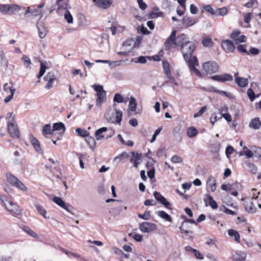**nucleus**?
I'll use <instances>...</instances> for the list:
<instances>
[{"instance_id": "obj_1", "label": "nucleus", "mask_w": 261, "mask_h": 261, "mask_svg": "<svg viewBox=\"0 0 261 261\" xmlns=\"http://www.w3.org/2000/svg\"><path fill=\"white\" fill-rule=\"evenodd\" d=\"M195 49V45L192 41H186L181 45V51L183 55L184 60L188 63L191 71L194 72L197 76L201 77V72L196 68V66H198V59L196 56L192 58V54Z\"/></svg>"}, {"instance_id": "obj_2", "label": "nucleus", "mask_w": 261, "mask_h": 261, "mask_svg": "<svg viewBox=\"0 0 261 261\" xmlns=\"http://www.w3.org/2000/svg\"><path fill=\"white\" fill-rule=\"evenodd\" d=\"M7 120V129L10 135L14 138L19 137V131L17 125L16 124L13 113H9L6 118Z\"/></svg>"}, {"instance_id": "obj_3", "label": "nucleus", "mask_w": 261, "mask_h": 261, "mask_svg": "<svg viewBox=\"0 0 261 261\" xmlns=\"http://www.w3.org/2000/svg\"><path fill=\"white\" fill-rule=\"evenodd\" d=\"M122 112L115 109L114 110H109L105 114V117L108 122L117 123L120 124L122 120Z\"/></svg>"}, {"instance_id": "obj_4", "label": "nucleus", "mask_w": 261, "mask_h": 261, "mask_svg": "<svg viewBox=\"0 0 261 261\" xmlns=\"http://www.w3.org/2000/svg\"><path fill=\"white\" fill-rule=\"evenodd\" d=\"M115 134V130L113 129H108L106 127H102L98 129L95 133L96 138L100 140L103 138L108 139L111 138Z\"/></svg>"}, {"instance_id": "obj_5", "label": "nucleus", "mask_w": 261, "mask_h": 261, "mask_svg": "<svg viewBox=\"0 0 261 261\" xmlns=\"http://www.w3.org/2000/svg\"><path fill=\"white\" fill-rule=\"evenodd\" d=\"M7 181L12 186H13L22 191L25 192L27 190V187L16 176L10 173L6 174Z\"/></svg>"}, {"instance_id": "obj_6", "label": "nucleus", "mask_w": 261, "mask_h": 261, "mask_svg": "<svg viewBox=\"0 0 261 261\" xmlns=\"http://www.w3.org/2000/svg\"><path fill=\"white\" fill-rule=\"evenodd\" d=\"M203 70L206 74H212L219 71V65L214 61H208L203 64Z\"/></svg>"}, {"instance_id": "obj_7", "label": "nucleus", "mask_w": 261, "mask_h": 261, "mask_svg": "<svg viewBox=\"0 0 261 261\" xmlns=\"http://www.w3.org/2000/svg\"><path fill=\"white\" fill-rule=\"evenodd\" d=\"M176 31L173 30L170 36L166 39L165 43V48L166 50H169L172 47L177 46V42L176 38Z\"/></svg>"}, {"instance_id": "obj_8", "label": "nucleus", "mask_w": 261, "mask_h": 261, "mask_svg": "<svg viewBox=\"0 0 261 261\" xmlns=\"http://www.w3.org/2000/svg\"><path fill=\"white\" fill-rule=\"evenodd\" d=\"M140 230L143 233H149L156 228V225L151 222H143L139 225Z\"/></svg>"}, {"instance_id": "obj_9", "label": "nucleus", "mask_w": 261, "mask_h": 261, "mask_svg": "<svg viewBox=\"0 0 261 261\" xmlns=\"http://www.w3.org/2000/svg\"><path fill=\"white\" fill-rule=\"evenodd\" d=\"M4 90L6 94H10L6 97L4 100L5 102L7 103L9 102L13 98L15 91V89H14L13 87L10 85L8 84V83H6L4 85Z\"/></svg>"}, {"instance_id": "obj_10", "label": "nucleus", "mask_w": 261, "mask_h": 261, "mask_svg": "<svg viewBox=\"0 0 261 261\" xmlns=\"http://www.w3.org/2000/svg\"><path fill=\"white\" fill-rule=\"evenodd\" d=\"M30 141L33 146L34 149L39 153L43 154V151L40 146V143L38 140L33 135L31 134L29 136Z\"/></svg>"}, {"instance_id": "obj_11", "label": "nucleus", "mask_w": 261, "mask_h": 261, "mask_svg": "<svg viewBox=\"0 0 261 261\" xmlns=\"http://www.w3.org/2000/svg\"><path fill=\"white\" fill-rule=\"evenodd\" d=\"M43 79L44 81L47 82L45 86L47 89H50L53 87V83L56 80V76L53 72H48Z\"/></svg>"}, {"instance_id": "obj_12", "label": "nucleus", "mask_w": 261, "mask_h": 261, "mask_svg": "<svg viewBox=\"0 0 261 261\" xmlns=\"http://www.w3.org/2000/svg\"><path fill=\"white\" fill-rule=\"evenodd\" d=\"M94 4L102 9L109 8L113 3V0H93Z\"/></svg>"}, {"instance_id": "obj_13", "label": "nucleus", "mask_w": 261, "mask_h": 261, "mask_svg": "<svg viewBox=\"0 0 261 261\" xmlns=\"http://www.w3.org/2000/svg\"><path fill=\"white\" fill-rule=\"evenodd\" d=\"M5 206L8 211L15 215H19L21 213L19 206L11 200L8 201V203L5 204Z\"/></svg>"}, {"instance_id": "obj_14", "label": "nucleus", "mask_w": 261, "mask_h": 261, "mask_svg": "<svg viewBox=\"0 0 261 261\" xmlns=\"http://www.w3.org/2000/svg\"><path fill=\"white\" fill-rule=\"evenodd\" d=\"M132 155L130 162L133 164L134 166L138 168V165L142 161V154L135 153L134 151L130 152Z\"/></svg>"}, {"instance_id": "obj_15", "label": "nucleus", "mask_w": 261, "mask_h": 261, "mask_svg": "<svg viewBox=\"0 0 261 261\" xmlns=\"http://www.w3.org/2000/svg\"><path fill=\"white\" fill-rule=\"evenodd\" d=\"M66 128L65 125L62 122H57L53 124V130L60 131L59 136L57 137V140H60L62 138V135L64 133Z\"/></svg>"}, {"instance_id": "obj_16", "label": "nucleus", "mask_w": 261, "mask_h": 261, "mask_svg": "<svg viewBox=\"0 0 261 261\" xmlns=\"http://www.w3.org/2000/svg\"><path fill=\"white\" fill-rule=\"evenodd\" d=\"M222 47L226 52H233L235 49L233 42L229 40L222 41Z\"/></svg>"}, {"instance_id": "obj_17", "label": "nucleus", "mask_w": 261, "mask_h": 261, "mask_svg": "<svg viewBox=\"0 0 261 261\" xmlns=\"http://www.w3.org/2000/svg\"><path fill=\"white\" fill-rule=\"evenodd\" d=\"M41 13L40 10L37 9H30V7H28L24 14V16L26 18H29L31 16L35 17L39 15Z\"/></svg>"}, {"instance_id": "obj_18", "label": "nucleus", "mask_w": 261, "mask_h": 261, "mask_svg": "<svg viewBox=\"0 0 261 261\" xmlns=\"http://www.w3.org/2000/svg\"><path fill=\"white\" fill-rule=\"evenodd\" d=\"M232 258L236 261H244L246 259V254L242 251H236L232 254Z\"/></svg>"}, {"instance_id": "obj_19", "label": "nucleus", "mask_w": 261, "mask_h": 261, "mask_svg": "<svg viewBox=\"0 0 261 261\" xmlns=\"http://www.w3.org/2000/svg\"><path fill=\"white\" fill-rule=\"evenodd\" d=\"M188 223H191L195 225L197 224V222L193 219H186L184 222H182L181 226L179 227V229L182 233L186 234H188L189 233H192V231L185 229V225Z\"/></svg>"}, {"instance_id": "obj_20", "label": "nucleus", "mask_w": 261, "mask_h": 261, "mask_svg": "<svg viewBox=\"0 0 261 261\" xmlns=\"http://www.w3.org/2000/svg\"><path fill=\"white\" fill-rule=\"evenodd\" d=\"M249 126L253 129L257 130L261 127V121L259 118H255L252 119L249 122Z\"/></svg>"}, {"instance_id": "obj_21", "label": "nucleus", "mask_w": 261, "mask_h": 261, "mask_svg": "<svg viewBox=\"0 0 261 261\" xmlns=\"http://www.w3.org/2000/svg\"><path fill=\"white\" fill-rule=\"evenodd\" d=\"M97 99H96V105L99 106H100L102 103L106 100V91L102 92L96 94Z\"/></svg>"}, {"instance_id": "obj_22", "label": "nucleus", "mask_w": 261, "mask_h": 261, "mask_svg": "<svg viewBox=\"0 0 261 261\" xmlns=\"http://www.w3.org/2000/svg\"><path fill=\"white\" fill-rule=\"evenodd\" d=\"M245 210L250 213H254L256 212V207H254L252 199L249 202H246L245 204Z\"/></svg>"}, {"instance_id": "obj_23", "label": "nucleus", "mask_w": 261, "mask_h": 261, "mask_svg": "<svg viewBox=\"0 0 261 261\" xmlns=\"http://www.w3.org/2000/svg\"><path fill=\"white\" fill-rule=\"evenodd\" d=\"M206 184L210 187L212 192L215 191L217 185L216 179L214 177L210 176L207 180Z\"/></svg>"}, {"instance_id": "obj_24", "label": "nucleus", "mask_w": 261, "mask_h": 261, "mask_svg": "<svg viewBox=\"0 0 261 261\" xmlns=\"http://www.w3.org/2000/svg\"><path fill=\"white\" fill-rule=\"evenodd\" d=\"M182 23L186 25L187 27H191L196 23V21L188 16H184L182 19Z\"/></svg>"}, {"instance_id": "obj_25", "label": "nucleus", "mask_w": 261, "mask_h": 261, "mask_svg": "<svg viewBox=\"0 0 261 261\" xmlns=\"http://www.w3.org/2000/svg\"><path fill=\"white\" fill-rule=\"evenodd\" d=\"M156 214L158 216L162 218L163 219H165V220L168 221V222H172V218L167 213H166L164 211H160L156 212Z\"/></svg>"}, {"instance_id": "obj_26", "label": "nucleus", "mask_w": 261, "mask_h": 261, "mask_svg": "<svg viewBox=\"0 0 261 261\" xmlns=\"http://www.w3.org/2000/svg\"><path fill=\"white\" fill-rule=\"evenodd\" d=\"M236 82L238 84L239 86L241 87H245L248 83V81L246 78L237 77L236 79Z\"/></svg>"}, {"instance_id": "obj_27", "label": "nucleus", "mask_w": 261, "mask_h": 261, "mask_svg": "<svg viewBox=\"0 0 261 261\" xmlns=\"http://www.w3.org/2000/svg\"><path fill=\"white\" fill-rule=\"evenodd\" d=\"M176 38L178 46L180 45V44L181 45L183 43L186 41H189L188 38L187 37L186 35L184 34H179Z\"/></svg>"}, {"instance_id": "obj_28", "label": "nucleus", "mask_w": 261, "mask_h": 261, "mask_svg": "<svg viewBox=\"0 0 261 261\" xmlns=\"http://www.w3.org/2000/svg\"><path fill=\"white\" fill-rule=\"evenodd\" d=\"M228 234L229 236L234 237V240L239 243L240 236L237 231H236L232 229H230L228 230Z\"/></svg>"}, {"instance_id": "obj_29", "label": "nucleus", "mask_w": 261, "mask_h": 261, "mask_svg": "<svg viewBox=\"0 0 261 261\" xmlns=\"http://www.w3.org/2000/svg\"><path fill=\"white\" fill-rule=\"evenodd\" d=\"M187 134L190 138L194 137L198 134V131L195 127L191 126L187 129Z\"/></svg>"}, {"instance_id": "obj_30", "label": "nucleus", "mask_w": 261, "mask_h": 261, "mask_svg": "<svg viewBox=\"0 0 261 261\" xmlns=\"http://www.w3.org/2000/svg\"><path fill=\"white\" fill-rule=\"evenodd\" d=\"M86 141L92 149H94L95 148L96 142L94 138L87 136L86 138Z\"/></svg>"}, {"instance_id": "obj_31", "label": "nucleus", "mask_w": 261, "mask_h": 261, "mask_svg": "<svg viewBox=\"0 0 261 261\" xmlns=\"http://www.w3.org/2000/svg\"><path fill=\"white\" fill-rule=\"evenodd\" d=\"M128 107L132 112H134L136 110L137 102L136 99L134 97H130Z\"/></svg>"}, {"instance_id": "obj_32", "label": "nucleus", "mask_w": 261, "mask_h": 261, "mask_svg": "<svg viewBox=\"0 0 261 261\" xmlns=\"http://www.w3.org/2000/svg\"><path fill=\"white\" fill-rule=\"evenodd\" d=\"M9 14L10 15L15 14L16 12H18L20 10L21 8L19 6L15 5V4H12L9 5Z\"/></svg>"}, {"instance_id": "obj_33", "label": "nucleus", "mask_w": 261, "mask_h": 261, "mask_svg": "<svg viewBox=\"0 0 261 261\" xmlns=\"http://www.w3.org/2000/svg\"><path fill=\"white\" fill-rule=\"evenodd\" d=\"M42 134L43 135H50L53 133L54 131L53 129L51 128V126L50 124H46L43 127Z\"/></svg>"}, {"instance_id": "obj_34", "label": "nucleus", "mask_w": 261, "mask_h": 261, "mask_svg": "<svg viewBox=\"0 0 261 261\" xmlns=\"http://www.w3.org/2000/svg\"><path fill=\"white\" fill-rule=\"evenodd\" d=\"M23 230L32 237L34 238H38V234L28 226H24L23 227Z\"/></svg>"}, {"instance_id": "obj_35", "label": "nucleus", "mask_w": 261, "mask_h": 261, "mask_svg": "<svg viewBox=\"0 0 261 261\" xmlns=\"http://www.w3.org/2000/svg\"><path fill=\"white\" fill-rule=\"evenodd\" d=\"M209 201V205L213 209H216L218 207L217 202L214 200L213 197L210 195H207Z\"/></svg>"}, {"instance_id": "obj_36", "label": "nucleus", "mask_w": 261, "mask_h": 261, "mask_svg": "<svg viewBox=\"0 0 261 261\" xmlns=\"http://www.w3.org/2000/svg\"><path fill=\"white\" fill-rule=\"evenodd\" d=\"M162 64L165 74H169V72H171L169 63L167 60H163L162 61Z\"/></svg>"}, {"instance_id": "obj_37", "label": "nucleus", "mask_w": 261, "mask_h": 261, "mask_svg": "<svg viewBox=\"0 0 261 261\" xmlns=\"http://www.w3.org/2000/svg\"><path fill=\"white\" fill-rule=\"evenodd\" d=\"M64 18L68 23H73V17L68 10H66L64 13Z\"/></svg>"}, {"instance_id": "obj_38", "label": "nucleus", "mask_w": 261, "mask_h": 261, "mask_svg": "<svg viewBox=\"0 0 261 261\" xmlns=\"http://www.w3.org/2000/svg\"><path fill=\"white\" fill-rule=\"evenodd\" d=\"M39 32V36L40 38L43 39L44 38L46 35L47 31L43 27H40L37 26Z\"/></svg>"}, {"instance_id": "obj_39", "label": "nucleus", "mask_w": 261, "mask_h": 261, "mask_svg": "<svg viewBox=\"0 0 261 261\" xmlns=\"http://www.w3.org/2000/svg\"><path fill=\"white\" fill-rule=\"evenodd\" d=\"M236 185L235 184H228V185H225L223 184L221 185V188L222 190L228 191H231L232 190H233L235 188Z\"/></svg>"}, {"instance_id": "obj_40", "label": "nucleus", "mask_w": 261, "mask_h": 261, "mask_svg": "<svg viewBox=\"0 0 261 261\" xmlns=\"http://www.w3.org/2000/svg\"><path fill=\"white\" fill-rule=\"evenodd\" d=\"M75 154L79 159L81 168L84 169L85 166L83 162V159L85 158V155L78 152H76Z\"/></svg>"}, {"instance_id": "obj_41", "label": "nucleus", "mask_w": 261, "mask_h": 261, "mask_svg": "<svg viewBox=\"0 0 261 261\" xmlns=\"http://www.w3.org/2000/svg\"><path fill=\"white\" fill-rule=\"evenodd\" d=\"M36 207L38 213L41 215L44 218H47L46 216V211L44 207L39 205H36Z\"/></svg>"}, {"instance_id": "obj_42", "label": "nucleus", "mask_w": 261, "mask_h": 261, "mask_svg": "<svg viewBox=\"0 0 261 261\" xmlns=\"http://www.w3.org/2000/svg\"><path fill=\"white\" fill-rule=\"evenodd\" d=\"M202 43L205 47H211L213 45V41L211 38H205L202 40Z\"/></svg>"}, {"instance_id": "obj_43", "label": "nucleus", "mask_w": 261, "mask_h": 261, "mask_svg": "<svg viewBox=\"0 0 261 261\" xmlns=\"http://www.w3.org/2000/svg\"><path fill=\"white\" fill-rule=\"evenodd\" d=\"M9 5H2L0 6V12L3 14H9Z\"/></svg>"}, {"instance_id": "obj_44", "label": "nucleus", "mask_w": 261, "mask_h": 261, "mask_svg": "<svg viewBox=\"0 0 261 261\" xmlns=\"http://www.w3.org/2000/svg\"><path fill=\"white\" fill-rule=\"evenodd\" d=\"M46 69V65L43 63L41 62L40 63V69L39 73V75H38V78L40 79L42 77L44 74Z\"/></svg>"}, {"instance_id": "obj_45", "label": "nucleus", "mask_w": 261, "mask_h": 261, "mask_svg": "<svg viewBox=\"0 0 261 261\" xmlns=\"http://www.w3.org/2000/svg\"><path fill=\"white\" fill-rule=\"evenodd\" d=\"M53 200L55 203L62 207L65 203V202L60 197L55 196L53 198Z\"/></svg>"}, {"instance_id": "obj_46", "label": "nucleus", "mask_w": 261, "mask_h": 261, "mask_svg": "<svg viewBox=\"0 0 261 261\" xmlns=\"http://www.w3.org/2000/svg\"><path fill=\"white\" fill-rule=\"evenodd\" d=\"M247 93L250 100L251 101H254V99H255L256 96L255 95L253 90L251 88H249L248 89Z\"/></svg>"}, {"instance_id": "obj_47", "label": "nucleus", "mask_w": 261, "mask_h": 261, "mask_svg": "<svg viewBox=\"0 0 261 261\" xmlns=\"http://www.w3.org/2000/svg\"><path fill=\"white\" fill-rule=\"evenodd\" d=\"M171 161L173 163H181L183 160L180 156L175 155L171 158Z\"/></svg>"}, {"instance_id": "obj_48", "label": "nucleus", "mask_w": 261, "mask_h": 261, "mask_svg": "<svg viewBox=\"0 0 261 261\" xmlns=\"http://www.w3.org/2000/svg\"><path fill=\"white\" fill-rule=\"evenodd\" d=\"M22 61L23 62L24 65L26 66V67H28L31 64V61L29 57L23 55L22 58Z\"/></svg>"}, {"instance_id": "obj_49", "label": "nucleus", "mask_w": 261, "mask_h": 261, "mask_svg": "<svg viewBox=\"0 0 261 261\" xmlns=\"http://www.w3.org/2000/svg\"><path fill=\"white\" fill-rule=\"evenodd\" d=\"M220 210L221 211H223L224 213L228 214V215H236V213L235 212L232 211L225 206H223L222 207L220 208Z\"/></svg>"}, {"instance_id": "obj_50", "label": "nucleus", "mask_w": 261, "mask_h": 261, "mask_svg": "<svg viewBox=\"0 0 261 261\" xmlns=\"http://www.w3.org/2000/svg\"><path fill=\"white\" fill-rule=\"evenodd\" d=\"M139 218L144 219V220H149L150 218V214L149 211H145L144 214H139L138 215Z\"/></svg>"}, {"instance_id": "obj_51", "label": "nucleus", "mask_w": 261, "mask_h": 261, "mask_svg": "<svg viewBox=\"0 0 261 261\" xmlns=\"http://www.w3.org/2000/svg\"><path fill=\"white\" fill-rule=\"evenodd\" d=\"M161 204H162L165 207L172 210V208L170 207V203L167 201V200L163 196L161 200L159 201Z\"/></svg>"}, {"instance_id": "obj_52", "label": "nucleus", "mask_w": 261, "mask_h": 261, "mask_svg": "<svg viewBox=\"0 0 261 261\" xmlns=\"http://www.w3.org/2000/svg\"><path fill=\"white\" fill-rule=\"evenodd\" d=\"M222 82L226 81H231L233 80V77L231 75L228 73H224L222 74Z\"/></svg>"}, {"instance_id": "obj_53", "label": "nucleus", "mask_w": 261, "mask_h": 261, "mask_svg": "<svg viewBox=\"0 0 261 261\" xmlns=\"http://www.w3.org/2000/svg\"><path fill=\"white\" fill-rule=\"evenodd\" d=\"M204 9L207 12L211 13L212 15H217V12L214 11L213 9L212 8L211 5H206L203 7Z\"/></svg>"}, {"instance_id": "obj_54", "label": "nucleus", "mask_w": 261, "mask_h": 261, "mask_svg": "<svg viewBox=\"0 0 261 261\" xmlns=\"http://www.w3.org/2000/svg\"><path fill=\"white\" fill-rule=\"evenodd\" d=\"M217 15L219 14L221 16H224L227 13V9L225 7H223L220 9H218L216 11Z\"/></svg>"}, {"instance_id": "obj_55", "label": "nucleus", "mask_w": 261, "mask_h": 261, "mask_svg": "<svg viewBox=\"0 0 261 261\" xmlns=\"http://www.w3.org/2000/svg\"><path fill=\"white\" fill-rule=\"evenodd\" d=\"M113 100L114 102L122 103L123 102V98L120 94L117 93L115 95Z\"/></svg>"}, {"instance_id": "obj_56", "label": "nucleus", "mask_w": 261, "mask_h": 261, "mask_svg": "<svg viewBox=\"0 0 261 261\" xmlns=\"http://www.w3.org/2000/svg\"><path fill=\"white\" fill-rule=\"evenodd\" d=\"M129 236L132 237L137 242H141L142 240V236L141 234L130 233H129Z\"/></svg>"}, {"instance_id": "obj_57", "label": "nucleus", "mask_w": 261, "mask_h": 261, "mask_svg": "<svg viewBox=\"0 0 261 261\" xmlns=\"http://www.w3.org/2000/svg\"><path fill=\"white\" fill-rule=\"evenodd\" d=\"M76 132L82 137H87L88 136V132L85 130L78 128L76 129Z\"/></svg>"}, {"instance_id": "obj_58", "label": "nucleus", "mask_w": 261, "mask_h": 261, "mask_svg": "<svg viewBox=\"0 0 261 261\" xmlns=\"http://www.w3.org/2000/svg\"><path fill=\"white\" fill-rule=\"evenodd\" d=\"M222 117H223L227 122H230L231 121V115L228 113L221 114V115L219 116L218 119H221Z\"/></svg>"}, {"instance_id": "obj_59", "label": "nucleus", "mask_w": 261, "mask_h": 261, "mask_svg": "<svg viewBox=\"0 0 261 261\" xmlns=\"http://www.w3.org/2000/svg\"><path fill=\"white\" fill-rule=\"evenodd\" d=\"M237 49L240 52L249 55V53L246 50L245 45H239L237 47Z\"/></svg>"}, {"instance_id": "obj_60", "label": "nucleus", "mask_w": 261, "mask_h": 261, "mask_svg": "<svg viewBox=\"0 0 261 261\" xmlns=\"http://www.w3.org/2000/svg\"><path fill=\"white\" fill-rule=\"evenodd\" d=\"M137 1L139 6V8L141 9L144 10L145 9H146L147 8V5H146V4L145 3H144L143 2V0H137Z\"/></svg>"}, {"instance_id": "obj_61", "label": "nucleus", "mask_w": 261, "mask_h": 261, "mask_svg": "<svg viewBox=\"0 0 261 261\" xmlns=\"http://www.w3.org/2000/svg\"><path fill=\"white\" fill-rule=\"evenodd\" d=\"M246 38L245 36L242 35L235 39V42L236 44L244 42L246 41Z\"/></svg>"}, {"instance_id": "obj_62", "label": "nucleus", "mask_w": 261, "mask_h": 261, "mask_svg": "<svg viewBox=\"0 0 261 261\" xmlns=\"http://www.w3.org/2000/svg\"><path fill=\"white\" fill-rule=\"evenodd\" d=\"M124 61L123 60H119V61H113L110 62V64L109 65L112 67H115L117 66H120L121 63L122 62H124Z\"/></svg>"}, {"instance_id": "obj_63", "label": "nucleus", "mask_w": 261, "mask_h": 261, "mask_svg": "<svg viewBox=\"0 0 261 261\" xmlns=\"http://www.w3.org/2000/svg\"><path fill=\"white\" fill-rule=\"evenodd\" d=\"M144 204L146 206L154 205L156 204V201L153 199H147L145 201Z\"/></svg>"}, {"instance_id": "obj_64", "label": "nucleus", "mask_w": 261, "mask_h": 261, "mask_svg": "<svg viewBox=\"0 0 261 261\" xmlns=\"http://www.w3.org/2000/svg\"><path fill=\"white\" fill-rule=\"evenodd\" d=\"M162 12H155L154 11H151L149 13V15L150 18H154L155 17H157L160 16L162 15Z\"/></svg>"}]
</instances>
